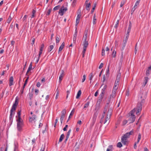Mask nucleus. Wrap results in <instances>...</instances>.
Masks as SVG:
<instances>
[{
  "label": "nucleus",
  "mask_w": 151,
  "mask_h": 151,
  "mask_svg": "<svg viewBox=\"0 0 151 151\" xmlns=\"http://www.w3.org/2000/svg\"><path fill=\"white\" fill-rule=\"evenodd\" d=\"M21 110H19L17 113V115L16 116L17 122V130L19 132L22 131V128L24 125V121L21 117Z\"/></svg>",
  "instance_id": "obj_1"
},
{
  "label": "nucleus",
  "mask_w": 151,
  "mask_h": 151,
  "mask_svg": "<svg viewBox=\"0 0 151 151\" xmlns=\"http://www.w3.org/2000/svg\"><path fill=\"white\" fill-rule=\"evenodd\" d=\"M18 100L17 98V97H16L15 99V102L13 104L10 111L9 119V122L10 123H11V124L12 123L13 117L15 114V111L16 110L17 106L18 104Z\"/></svg>",
  "instance_id": "obj_2"
},
{
  "label": "nucleus",
  "mask_w": 151,
  "mask_h": 151,
  "mask_svg": "<svg viewBox=\"0 0 151 151\" xmlns=\"http://www.w3.org/2000/svg\"><path fill=\"white\" fill-rule=\"evenodd\" d=\"M104 95V93H100L96 105L95 110L99 109V105L103 99Z\"/></svg>",
  "instance_id": "obj_3"
},
{
  "label": "nucleus",
  "mask_w": 151,
  "mask_h": 151,
  "mask_svg": "<svg viewBox=\"0 0 151 151\" xmlns=\"http://www.w3.org/2000/svg\"><path fill=\"white\" fill-rule=\"evenodd\" d=\"M142 108V104L141 103H139L137 104V107L134 108L133 109L132 111H133L134 112H136V114L137 115H139V113L140 112Z\"/></svg>",
  "instance_id": "obj_4"
},
{
  "label": "nucleus",
  "mask_w": 151,
  "mask_h": 151,
  "mask_svg": "<svg viewBox=\"0 0 151 151\" xmlns=\"http://www.w3.org/2000/svg\"><path fill=\"white\" fill-rule=\"evenodd\" d=\"M134 112L132 111H131L130 112V114L131 116L128 119V121L129 124L134 122L135 120V115L134 114Z\"/></svg>",
  "instance_id": "obj_5"
},
{
  "label": "nucleus",
  "mask_w": 151,
  "mask_h": 151,
  "mask_svg": "<svg viewBox=\"0 0 151 151\" xmlns=\"http://www.w3.org/2000/svg\"><path fill=\"white\" fill-rule=\"evenodd\" d=\"M88 32L87 30H85L84 32V35L82 39L83 41V44L88 45V40H87Z\"/></svg>",
  "instance_id": "obj_6"
},
{
  "label": "nucleus",
  "mask_w": 151,
  "mask_h": 151,
  "mask_svg": "<svg viewBox=\"0 0 151 151\" xmlns=\"http://www.w3.org/2000/svg\"><path fill=\"white\" fill-rule=\"evenodd\" d=\"M67 7H64V6H62L61 8L60 9L58 13L60 15L63 16V15L64 12H66L67 10Z\"/></svg>",
  "instance_id": "obj_7"
},
{
  "label": "nucleus",
  "mask_w": 151,
  "mask_h": 151,
  "mask_svg": "<svg viewBox=\"0 0 151 151\" xmlns=\"http://www.w3.org/2000/svg\"><path fill=\"white\" fill-rule=\"evenodd\" d=\"M98 114V113L97 111H96V112L94 114V115L93 117L92 122L91 124V125L92 126H93L95 123Z\"/></svg>",
  "instance_id": "obj_8"
},
{
  "label": "nucleus",
  "mask_w": 151,
  "mask_h": 151,
  "mask_svg": "<svg viewBox=\"0 0 151 151\" xmlns=\"http://www.w3.org/2000/svg\"><path fill=\"white\" fill-rule=\"evenodd\" d=\"M66 113V109H63L61 111V115L60 117V121L61 124H62L65 115Z\"/></svg>",
  "instance_id": "obj_9"
},
{
  "label": "nucleus",
  "mask_w": 151,
  "mask_h": 151,
  "mask_svg": "<svg viewBox=\"0 0 151 151\" xmlns=\"http://www.w3.org/2000/svg\"><path fill=\"white\" fill-rule=\"evenodd\" d=\"M108 109V111L107 114L106 118L109 119L110 118L112 114V110L111 108L110 109L109 106L107 109Z\"/></svg>",
  "instance_id": "obj_10"
},
{
  "label": "nucleus",
  "mask_w": 151,
  "mask_h": 151,
  "mask_svg": "<svg viewBox=\"0 0 151 151\" xmlns=\"http://www.w3.org/2000/svg\"><path fill=\"white\" fill-rule=\"evenodd\" d=\"M29 77H27V78L25 81V82L24 84V85H23V87H22V89L20 90V92L22 94H23V93L24 89V88H25V86H26V84L27 83V82L28 81V80L29 79Z\"/></svg>",
  "instance_id": "obj_11"
},
{
  "label": "nucleus",
  "mask_w": 151,
  "mask_h": 151,
  "mask_svg": "<svg viewBox=\"0 0 151 151\" xmlns=\"http://www.w3.org/2000/svg\"><path fill=\"white\" fill-rule=\"evenodd\" d=\"M36 118V116L35 114L33 115L32 116V117L29 116V122H32Z\"/></svg>",
  "instance_id": "obj_12"
},
{
  "label": "nucleus",
  "mask_w": 151,
  "mask_h": 151,
  "mask_svg": "<svg viewBox=\"0 0 151 151\" xmlns=\"http://www.w3.org/2000/svg\"><path fill=\"white\" fill-rule=\"evenodd\" d=\"M64 74V71L63 70H62L60 75L59 77V81L60 82L62 80V78Z\"/></svg>",
  "instance_id": "obj_13"
},
{
  "label": "nucleus",
  "mask_w": 151,
  "mask_h": 151,
  "mask_svg": "<svg viewBox=\"0 0 151 151\" xmlns=\"http://www.w3.org/2000/svg\"><path fill=\"white\" fill-rule=\"evenodd\" d=\"M14 81V78L13 76L10 77L9 79V86H11L13 85V81Z\"/></svg>",
  "instance_id": "obj_14"
},
{
  "label": "nucleus",
  "mask_w": 151,
  "mask_h": 151,
  "mask_svg": "<svg viewBox=\"0 0 151 151\" xmlns=\"http://www.w3.org/2000/svg\"><path fill=\"white\" fill-rule=\"evenodd\" d=\"M109 67H110V64H109L107 68L106 69V74H105L106 77H109Z\"/></svg>",
  "instance_id": "obj_15"
},
{
  "label": "nucleus",
  "mask_w": 151,
  "mask_h": 151,
  "mask_svg": "<svg viewBox=\"0 0 151 151\" xmlns=\"http://www.w3.org/2000/svg\"><path fill=\"white\" fill-rule=\"evenodd\" d=\"M83 46V50L82 52V53H85L86 48L88 47V45H85V44H82Z\"/></svg>",
  "instance_id": "obj_16"
},
{
  "label": "nucleus",
  "mask_w": 151,
  "mask_h": 151,
  "mask_svg": "<svg viewBox=\"0 0 151 151\" xmlns=\"http://www.w3.org/2000/svg\"><path fill=\"white\" fill-rule=\"evenodd\" d=\"M132 23L130 21H129V24L128 26V29L127 30V32L128 33H129L131 31V29L132 27Z\"/></svg>",
  "instance_id": "obj_17"
},
{
  "label": "nucleus",
  "mask_w": 151,
  "mask_h": 151,
  "mask_svg": "<svg viewBox=\"0 0 151 151\" xmlns=\"http://www.w3.org/2000/svg\"><path fill=\"white\" fill-rule=\"evenodd\" d=\"M77 35V32L76 30V32L73 35V43H74L76 42V37Z\"/></svg>",
  "instance_id": "obj_18"
},
{
  "label": "nucleus",
  "mask_w": 151,
  "mask_h": 151,
  "mask_svg": "<svg viewBox=\"0 0 151 151\" xmlns=\"http://www.w3.org/2000/svg\"><path fill=\"white\" fill-rule=\"evenodd\" d=\"M109 107V106H108L107 105H106L104 109V110L102 115H104V116H105V114H106V112L107 110L108 109V108Z\"/></svg>",
  "instance_id": "obj_19"
},
{
  "label": "nucleus",
  "mask_w": 151,
  "mask_h": 151,
  "mask_svg": "<svg viewBox=\"0 0 151 151\" xmlns=\"http://www.w3.org/2000/svg\"><path fill=\"white\" fill-rule=\"evenodd\" d=\"M65 43L63 42L59 48L58 52H59L61 51L63 49L65 46Z\"/></svg>",
  "instance_id": "obj_20"
},
{
  "label": "nucleus",
  "mask_w": 151,
  "mask_h": 151,
  "mask_svg": "<svg viewBox=\"0 0 151 151\" xmlns=\"http://www.w3.org/2000/svg\"><path fill=\"white\" fill-rule=\"evenodd\" d=\"M120 78H121V74H120V73H118L117 76L116 78V81L117 82V83H118L120 81Z\"/></svg>",
  "instance_id": "obj_21"
},
{
  "label": "nucleus",
  "mask_w": 151,
  "mask_h": 151,
  "mask_svg": "<svg viewBox=\"0 0 151 151\" xmlns=\"http://www.w3.org/2000/svg\"><path fill=\"white\" fill-rule=\"evenodd\" d=\"M86 5V9L87 11H89L90 10V7L91 6V4L90 3L85 4Z\"/></svg>",
  "instance_id": "obj_22"
},
{
  "label": "nucleus",
  "mask_w": 151,
  "mask_h": 151,
  "mask_svg": "<svg viewBox=\"0 0 151 151\" xmlns=\"http://www.w3.org/2000/svg\"><path fill=\"white\" fill-rule=\"evenodd\" d=\"M107 87V86L106 85H104L103 88L101 90V93L105 94Z\"/></svg>",
  "instance_id": "obj_23"
},
{
  "label": "nucleus",
  "mask_w": 151,
  "mask_h": 151,
  "mask_svg": "<svg viewBox=\"0 0 151 151\" xmlns=\"http://www.w3.org/2000/svg\"><path fill=\"white\" fill-rule=\"evenodd\" d=\"M64 137V134H62L61 135L60 137L59 138L58 143H59L60 142H61L63 140V139Z\"/></svg>",
  "instance_id": "obj_24"
},
{
  "label": "nucleus",
  "mask_w": 151,
  "mask_h": 151,
  "mask_svg": "<svg viewBox=\"0 0 151 151\" xmlns=\"http://www.w3.org/2000/svg\"><path fill=\"white\" fill-rule=\"evenodd\" d=\"M96 14H94L93 18V24H95L96 23Z\"/></svg>",
  "instance_id": "obj_25"
},
{
  "label": "nucleus",
  "mask_w": 151,
  "mask_h": 151,
  "mask_svg": "<svg viewBox=\"0 0 151 151\" xmlns=\"http://www.w3.org/2000/svg\"><path fill=\"white\" fill-rule=\"evenodd\" d=\"M81 90H79L77 93V95L76 96V98L78 99L79 98L80 96H81Z\"/></svg>",
  "instance_id": "obj_26"
},
{
  "label": "nucleus",
  "mask_w": 151,
  "mask_h": 151,
  "mask_svg": "<svg viewBox=\"0 0 151 151\" xmlns=\"http://www.w3.org/2000/svg\"><path fill=\"white\" fill-rule=\"evenodd\" d=\"M113 145H109L106 150V151H112L113 150Z\"/></svg>",
  "instance_id": "obj_27"
},
{
  "label": "nucleus",
  "mask_w": 151,
  "mask_h": 151,
  "mask_svg": "<svg viewBox=\"0 0 151 151\" xmlns=\"http://www.w3.org/2000/svg\"><path fill=\"white\" fill-rule=\"evenodd\" d=\"M54 46L53 45H50L48 48V52H50L52 50Z\"/></svg>",
  "instance_id": "obj_28"
},
{
  "label": "nucleus",
  "mask_w": 151,
  "mask_h": 151,
  "mask_svg": "<svg viewBox=\"0 0 151 151\" xmlns=\"http://www.w3.org/2000/svg\"><path fill=\"white\" fill-rule=\"evenodd\" d=\"M116 92L112 91V94L110 95V96L112 98H115L116 96Z\"/></svg>",
  "instance_id": "obj_29"
},
{
  "label": "nucleus",
  "mask_w": 151,
  "mask_h": 151,
  "mask_svg": "<svg viewBox=\"0 0 151 151\" xmlns=\"http://www.w3.org/2000/svg\"><path fill=\"white\" fill-rule=\"evenodd\" d=\"M36 13V11L35 9H33L32 10V14L31 16V18H33L35 17V14Z\"/></svg>",
  "instance_id": "obj_30"
},
{
  "label": "nucleus",
  "mask_w": 151,
  "mask_h": 151,
  "mask_svg": "<svg viewBox=\"0 0 151 151\" xmlns=\"http://www.w3.org/2000/svg\"><path fill=\"white\" fill-rule=\"evenodd\" d=\"M141 137V135L140 133H139L138 134V138H137V143H138L139 142L140 140Z\"/></svg>",
  "instance_id": "obj_31"
},
{
  "label": "nucleus",
  "mask_w": 151,
  "mask_h": 151,
  "mask_svg": "<svg viewBox=\"0 0 151 151\" xmlns=\"http://www.w3.org/2000/svg\"><path fill=\"white\" fill-rule=\"evenodd\" d=\"M138 7V6H137L134 5V7L132 8L131 10V14H132L135 11V10Z\"/></svg>",
  "instance_id": "obj_32"
},
{
  "label": "nucleus",
  "mask_w": 151,
  "mask_h": 151,
  "mask_svg": "<svg viewBox=\"0 0 151 151\" xmlns=\"http://www.w3.org/2000/svg\"><path fill=\"white\" fill-rule=\"evenodd\" d=\"M27 63V62H25V65H24V67L23 68V70L22 71V72H21V73L20 74V75H22V74L23 73V72H24V70H25V68L26 66Z\"/></svg>",
  "instance_id": "obj_33"
},
{
  "label": "nucleus",
  "mask_w": 151,
  "mask_h": 151,
  "mask_svg": "<svg viewBox=\"0 0 151 151\" xmlns=\"http://www.w3.org/2000/svg\"><path fill=\"white\" fill-rule=\"evenodd\" d=\"M89 79L90 81H91L92 80V79L93 77L92 73H91L89 74Z\"/></svg>",
  "instance_id": "obj_34"
},
{
  "label": "nucleus",
  "mask_w": 151,
  "mask_h": 151,
  "mask_svg": "<svg viewBox=\"0 0 151 151\" xmlns=\"http://www.w3.org/2000/svg\"><path fill=\"white\" fill-rule=\"evenodd\" d=\"M123 137L127 139L130 136L127 133H126L123 136Z\"/></svg>",
  "instance_id": "obj_35"
},
{
  "label": "nucleus",
  "mask_w": 151,
  "mask_h": 151,
  "mask_svg": "<svg viewBox=\"0 0 151 151\" xmlns=\"http://www.w3.org/2000/svg\"><path fill=\"white\" fill-rule=\"evenodd\" d=\"M55 40H56V43L57 44V43H58L59 42L60 40V39L58 37L56 36Z\"/></svg>",
  "instance_id": "obj_36"
},
{
  "label": "nucleus",
  "mask_w": 151,
  "mask_h": 151,
  "mask_svg": "<svg viewBox=\"0 0 151 151\" xmlns=\"http://www.w3.org/2000/svg\"><path fill=\"white\" fill-rule=\"evenodd\" d=\"M116 146L117 147L120 148L122 146V143L119 142L117 144Z\"/></svg>",
  "instance_id": "obj_37"
},
{
  "label": "nucleus",
  "mask_w": 151,
  "mask_h": 151,
  "mask_svg": "<svg viewBox=\"0 0 151 151\" xmlns=\"http://www.w3.org/2000/svg\"><path fill=\"white\" fill-rule=\"evenodd\" d=\"M12 19V18L11 17L10 15L8 19L7 20V23L9 24Z\"/></svg>",
  "instance_id": "obj_38"
},
{
  "label": "nucleus",
  "mask_w": 151,
  "mask_h": 151,
  "mask_svg": "<svg viewBox=\"0 0 151 151\" xmlns=\"http://www.w3.org/2000/svg\"><path fill=\"white\" fill-rule=\"evenodd\" d=\"M126 2V0H123L121 2V3L120 4V7H122L125 4Z\"/></svg>",
  "instance_id": "obj_39"
},
{
  "label": "nucleus",
  "mask_w": 151,
  "mask_h": 151,
  "mask_svg": "<svg viewBox=\"0 0 151 151\" xmlns=\"http://www.w3.org/2000/svg\"><path fill=\"white\" fill-rule=\"evenodd\" d=\"M144 78L145 80H144V82L145 83V84H146L148 82L149 78L147 77H145Z\"/></svg>",
  "instance_id": "obj_40"
},
{
  "label": "nucleus",
  "mask_w": 151,
  "mask_h": 151,
  "mask_svg": "<svg viewBox=\"0 0 151 151\" xmlns=\"http://www.w3.org/2000/svg\"><path fill=\"white\" fill-rule=\"evenodd\" d=\"M32 69V63H31L29 67V68L28 69V70L29 71H31Z\"/></svg>",
  "instance_id": "obj_41"
},
{
  "label": "nucleus",
  "mask_w": 151,
  "mask_h": 151,
  "mask_svg": "<svg viewBox=\"0 0 151 151\" xmlns=\"http://www.w3.org/2000/svg\"><path fill=\"white\" fill-rule=\"evenodd\" d=\"M119 20H118L116 22V24H115V25L114 26V27L116 29H117V27H118V24H119Z\"/></svg>",
  "instance_id": "obj_42"
},
{
  "label": "nucleus",
  "mask_w": 151,
  "mask_h": 151,
  "mask_svg": "<svg viewBox=\"0 0 151 151\" xmlns=\"http://www.w3.org/2000/svg\"><path fill=\"white\" fill-rule=\"evenodd\" d=\"M71 129H70L69 130L68 132L67 133V135H66V137H69V136L70 134V133L71 132Z\"/></svg>",
  "instance_id": "obj_43"
},
{
  "label": "nucleus",
  "mask_w": 151,
  "mask_h": 151,
  "mask_svg": "<svg viewBox=\"0 0 151 151\" xmlns=\"http://www.w3.org/2000/svg\"><path fill=\"white\" fill-rule=\"evenodd\" d=\"M122 142L124 145H127L128 144V139L125 141H124V139H123V141Z\"/></svg>",
  "instance_id": "obj_44"
},
{
  "label": "nucleus",
  "mask_w": 151,
  "mask_h": 151,
  "mask_svg": "<svg viewBox=\"0 0 151 151\" xmlns=\"http://www.w3.org/2000/svg\"><path fill=\"white\" fill-rule=\"evenodd\" d=\"M29 99L31 100L32 99L33 97L32 92H30L29 93Z\"/></svg>",
  "instance_id": "obj_45"
},
{
  "label": "nucleus",
  "mask_w": 151,
  "mask_h": 151,
  "mask_svg": "<svg viewBox=\"0 0 151 151\" xmlns=\"http://www.w3.org/2000/svg\"><path fill=\"white\" fill-rule=\"evenodd\" d=\"M18 146L16 144H14V151H18Z\"/></svg>",
  "instance_id": "obj_46"
},
{
  "label": "nucleus",
  "mask_w": 151,
  "mask_h": 151,
  "mask_svg": "<svg viewBox=\"0 0 151 151\" xmlns=\"http://www.w3.org/2000/svg\"><path fill=\"white\" fill-rule=\"evenodd\" d=\"M128 135L130 136V135H132L134 134V131L133 130H131L130 132H127Z\"/></svg>",
  "instance_id": "obj_47"
},
{
  "label": "nucleus",
  "mask_w": 151,
  "mask_h": 151,
  "mask_svg": "<svg viewBox=\"0 0 151 151\" xmlns=\"http://www.w3.org/2000/svg\"><path fill=\"white\" fill-rule=\"evenodd\" d=\"M89 103L90 102L89 101H88L84 105V108L87 107L89 105Z\"/></svg>",
  "instance_id": "obj_48"
},
{
  "label": "nucleus",
  "mask_w": 151,
  "mask_h": 151,
  "mask_svg": "<svg viewBox=\"0 0 151 151\" xmlns=\"http://www.w3.org/2000/svg\"><path fill=\"white\" fill-rule=\"evenodd\" d=\"M116 52L114 50L113 51L112 53V55L113 57V58L115 57L116 56Z\"/></svg>",
  "instance_id": "obj_49"
},
{
  "label": "nucleus",
  "mask_w": 151,
  "mask_h": 151,
  "mask_svg": "<svg viewBox=\"0 0 151 151\" xmlns=\"http://www.w3.org/2000/svg\"><path fill=\"white\" fill-rule=\"evenodd\" d=\"M74 111H75V109H73L72 110L71 113L70 114V115L69 116H70V117L72 116L73 115V114Z\"/></svg>",
  "instance_id": "obj_50"
},
{
  "label": "nucleus",
  "mask_w": 151,
  "mask_h": 151,
  "mask_svg": "<svg viewBox=\"0 0 151 151\" xmlns=\"http://www.w3.org/2000/svg\"><path fill=\"white\" fill-rule=\"evenodd\" d=\"M60 7V6L59 5H58L55 7L53 8V10L54 11L58 10L59 8Z\"/></svg>",
  "instance_id": "obj_51"
},
{
  "label": "nucleus",
  "mask_w": 151,
  "mask_h": 151,
  "mask_svg": "<svg viewBox=\"0 0 151 151\" xmlns=\"http://www.w3.org/2000/svg\"><path fill=\"white\" fill-rule=\"evenodd\" d=\"M150 70L147 69L145 73L146 76H148L150 74Z\"/></svg>",
  "instance_id": "obj_52"
},
{
  "label": "nucleus",
  "mask_w": 151,
  "mask_h": 151,
  "mask_svg": "<svg viewBox=\"0 0 151 151\" xmlns=\"http://www.w3.org/2000/svg\"><path fill=\"white\" fill-rule=\"evenodd\" d=\"M105 50L103 48L102 50V52H101V55L102 56H104L105 55Z\"/></svg>",
  "instance_id": "obj_53"
},
{
  "label": "nucleus",
  "mask_w": 151,
  "mask_h": 151,
  "mask_svg": "<svg viewBox=\"0 0 151 151\" xmlns=\"http://www.w3.org/2000/svg\"><path fill=\"white\" fill-rule=\"evenodd\" d=\"M138 50V47H137V43H136L135 45V54H136Z\"/></svg>",
  "instance_id": "obj_54"
},
{
  "label": "nucleus",
  "mask_w": 151,
  "mask_h": 151,
  "mask_svg": "<svg viewBox=\"0 0 151 151\" xmlns=\"http://www.w3.org/2000/svg\"><path fill=\"white\" fill-rule=\"evenodd\" d=\"M79 14H78L77 16V17L76 19H78L80 20L81 16V12H80L79 13Z\"/></svg>",
  "instance_id": "obj_55"
},
{
  "label": "nucleus",
  "mask_w": 151,
  "mask_h": 151,
  "mask_svg": "<svg viewBox=\"0 0 151 151\" xmlns=\"http://www.w3.org/2000/svg\"><path fill=\"white\" fill-rule=\"evenodd\" d=\"M128 122V120H125L123 122V125H125Z\"/></svg>",
  "instance_id": "obj_56"
},
{
  "label": "nucleus",
  "mask_w": 151,
  "mask_h": 151,
  "mask_svg": "<svg viewBox=\"0 0 151 151\" xmlns=\"http://www.w3.org/2000/svg\"><path fill=\"white\" fill-rule=\"evenodd\" d=\"M112 97H111L110 96H109V97L108 99V102L106 104V105H107L108 106L109 104L111 101V99Z\"/></svg>",
  "instance_id": "obj_57"
},
{
  "label": "nucleus",
  "mask_w": 151,
  "mask_h": 151,
  "mask_svg": "<svg viewBox=\"0 0 151 151\" xmlns=\"http://www.w3.org/2000/svg\"><path fill=\"white\" fill-rule=\"evenodd\" d=\"M118 87H115L114 86L112 91L116 92V90L118 89Z\"/></svg>",
  "instance_id": "obj_58"
},
{
  "label": "nucleus",
  "mask_w": 151,
  "mask_h": 151,
  "mask_svg": "<svg viewBox=\"0 0 151 151\" xmlns=\"http://www.w3.org/2000/svg\"><path fill=\"white\" fill-rule=\"evenodd\" d=\"M51 9H49L48 10L47 12L46 13V15L48 16L50 14L51 12Z\"/></svg>",
  "instance_id": "obj_59"
},
{
  "label": "nucleus",
  "mask_w": 151,
  "mask_h": 151,
  "mask_svg": "<svg viewBox=\"0 0 151 151\" xmlns=\"http://www.w3.org/2000/svg\"><path fill=\"white\" fill-rule=\"evenodd\" d=\"M86 76L85 75H84L83 76V78L82 80V82H83L86 80Z\"/></svg>",
  "instance_id": "obj_60"
},
{
  "label": "nucleus",
  "mask_w": 151,
  "mask_h": 151,
  "mask_svg": "<svg viewBox=\"0 0 151 151\" xmlns=\"http://www.w3.org/2000/svg\"><path fill=\"white\" fill-rule=\"evenodd\" d=\"M80 22V20L76 19V25L77 26L79 23Z\"/></svg>",
  "instance_id": "obj_61"
},
{
  "label": "nucleus",
  "mask_w": 151,
  "mask_h": 151,
  "mask_svg": "<svg viewBox=\"0 0 151 151\" xmlns=\"http://www.w3.org/2000/svg\"><path fill=\"white\" fill-rule=\"evenodd\" d=\"M119 84V83H117V82H116V81H115V83H114V86L115 87H118V86H118Z\"/></svg>",
  "instance_id": "obj_62"
},
{
  "label": "nucleus",
  "mask_w": 151,
  "mask_h": 151,
  "mask_svg": "<svg viewBox=\"0 0 151 151\" xmlns=\"http://www.w3.org/2000/svg\"><path fill=\"white\" fill-rule=\"evenodd\" d=\"M129 89H127L126 90V95L127 96H129Z\"/></svg>",
  "instance_id": "obj_63"
},
{
  "label": "nucleus",
  "mask_w": 151,
  "mask_h": 151,
  "mask_svg": "<svg viewBox=\"0 0 151 151\" xmlns=\"http://www.w3.org/2000/svg\"><path fill=\"white\" fill-rule=\"evenodd\" d=\"M139 2H140V1H137L136 2L134 5L135 6L138 7V5H139Z\"/></svg>",
  "instance_id": "obj_64"
}]
</instances>
